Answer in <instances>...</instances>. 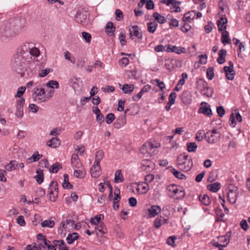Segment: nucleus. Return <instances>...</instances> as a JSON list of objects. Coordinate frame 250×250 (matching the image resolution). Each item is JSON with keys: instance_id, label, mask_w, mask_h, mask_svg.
<instances>
[{"instance_id": "f257e3e1", "label": "nucleus", "mask_w": 250, "mask_h": 250, "mask_svg": "<svg viewBox=\"0 0 250 250\" xmlns=\"http://www.w3.org/2000/svg\"><path fill=\"white\" fill-rule=\"evenodd\" d=\"M177 166L182 171H189L193 167L191 157L185 153L180 154L177 159Z\"/></svg>"}, {"instance_id": "f03ea898", "label": "nucleus", "mask_w": 250, "mask_h": 250, "mask_svg": "<svg viewBox=\"0 0 250 250\" xmlns=\"http://www.w3.org/2000/svg\"><path fill=\"white\" fill-rule=\"evenodd\" d=\"M54 94V90H50L46 94L44 89L40 86L35 87L33 89L32 97L33 100L38 103H42L47 101L51 98Z\"/></svg>"}, {"instance_id": "7ed1b4c3", "label": "nucleus", "mask_w": 250, "mask_h": 250, "mask_svg": "<svg viewBox=\"0 0 250 250\" xmlns=\"http://www.w3.org/2000/svg\"><path fill=\"white\" fill-rule=\"evenodd\" d=\"M231 232H228L225 235L219 236L217 237V241L212 240L211 244L218 249L219 250H223L229 243Z\"/></svg>"}, {"instance_id": "20e7f679", "label": "nucleus", "mask_w": 250, "mask_h": 250, "mask_svg": "<svg viewBox=\"0 0 250 250\" xmlns=\"http://www.w3.org/2000/svg\"><path fill=\"white\" fill-rule=\"evenodd\" d=\"M157 147L151 142H147L142 146L140 150L145 157H149L156 153Z\"/></svg>"}, {"instance_id": "39448f33", "label": "nucleus", "mask_w": 250, "mask_h": 250, "mask_svg": "<svg viewBox=\"0 0 250 250\" xmlns=\"http://www.w3.org/2000/svg\"><path fill=\"white\" fill-rule=\"evenodd\" d=\"M238 194V188L236 186L232 184H230L228 186L227 197L228 201L230 204L235 203Z\"/></svg>"}, {"instance_id": "423d86ee", "label": "nucleus", "mask_w": 250, "mask_h": 250, "mask_svg": "<svg viewBox=\"0 0 250 250\" xmlns=\"http://www.w3.org/2000/svg\"><path fill=\"white\" fill-rule=\"evenodd\" d=\"M10 23H14V25L13 26L12 31L11 29L8 28L5 29V32L6 33V35L9 36H13L15 34H18L19 32V31L21 30L24 26V24H22L20 25H18V24L20 23H24V21L21 19H16Z\"/></svg>"}, {"instance_id": "0eeeda50", "label": "nucleus", "mask_w": 250, "mask_h": 250, "mask_svg": "<svg viewBox=\"0 0 250 250\" xmlns=\"http://www.w3.org/2000/svg\"><path fill=\"white\" fill-rule=\"evenodd\" d=\"M49 198L52 202L56 201L58 195V185L56 181H52L51 183L49 188Z\"/></svg>"}, {"instance_id": "6e6552de", "label": "nucleus", "mask_w": 250, "mask_h": 250, "mask_svg": "<svg viewBox=\"0 0 250 250\" xmlns=\"http://www.w3.org/2000/svg\"><path fill=\"white\" fill-rule=\"evenodd\" d=\"M70 83L75 92L81 91L83 82L80 78L76 76L72 77L70 79Z\"/></svg>"}, {"instance_id": "1a4fd4ad", "label": "nucleus", "mask_w": 250, "mask_h": 250, "mask_svg": "<svg viewBox=\"0 0 250 250\" xmlns=\"http://www.w3.org/2000/svg\"><path fill=\"white\" fill-rule=\"evenodd\" d=\"M224 70L227 78L229 80H232L234 79L235 72L233 70V64L231 62H229V66H225Z\"/></svg>"}, {"instance_id": "9d476101", "label": "nucleus", "mask_w": 250, "mask_h": 250, "mask_svg": "<svg viewBox=\"0 0 250 250\" xmlns=\"http://www.w3.org/2000/svg\"><path fill=\"white\" fill-rule=\"evenodd\" d=\"M88 15L86 11L78 12L75 16V20L78 23L84 24L87 22Z\"/></svg>"}, {"instance_id": "9b49d317", "label": "nucleus", "mask_w": 250, "mask_h": 250, "mask_svg": "<svg viewBox=\"0 0 250 250\" xmlns=\"http://www.w3.org/2000/svg\"><path fill=\"white\" fill-rule=\"evenodd\" d=\"M199 112L204 114L208 117L212 115V110L209 105L206 103H202L199 110Z\"/></svg>"}, {"instance_id": "f8f14e48", "label": "nucleus", "mask_w": 250, "mask_h": 250, "mask_svg": "<svg viewBox=\"0 0 250 250\" xmlns=\"http://www.w3.org/2000/svg\"><path fill=\"white\" fill-rule=\"evenodd\" d=\"M90 174L92 177L97 178L101 174V168L100 164L94 163L90 168Z\"/></svg>"}, {"instance_id": "ddd939ff", "label": "nucleus", "mask_w": 250, "mask_h": 250, "mask_svg": "<svg viewBox=\"0 0 250 250\" xmlns=\"http://www.w3.org/2000/svg\"><path fill=\"white\" fill-rule=\"evenodd\" d=\"M129 35L130 38L133 36L138 39H141L142 38V33L139 31V27L137 25H134L131 27L129 29Z\"/></svg>"}, {"instance_id": "4468645a", "label": "nucleus", "mask_w": 250, "mask_h": 250, "mask_svg": "<svg viewBox=\"0 0 250 250\" xmlns=\"http://www.w3.org/2000/svg\"><path fill=\"white\" fill-rule=\"evenodd\" d=\"M185 48L183 47H177L171 45H168L166 51L167 52H175L178 54L185 52Z\"/></svg>"}, {"instance_id": "2eb2a0df", "label": "nucleus", "mask_w": 250, "mask_h": 250, "mask_svg": "<svg viewBox=\"0 0 250 250\" xmlns=\"http://www.w3.org/2000/svg\"><path fill=\"white\" fill-rule=\"evenodd\" d=\"M148 189V185L146 183H139L137 184L136 190L139 194L146 193Z\"/></svg>"}, {"instance_id": "dca6fc26", "label": "nucleus", "mask_w": 250, "mask_h": 250, "mask_svg": "<svg viewBox=\"0 0 250 250\" xmlns=\"http://www.w3.org/2000/svg\"><path fill=\"white\" fill-rule=\"evenodd\" d=\"M208 136L205 135V139H206V141L209 144H215L216 142H217L220 137L221 134H207Z\"/></svg>"}, {"instance_id": "f3484780", "label": "nucleus", "mask_w": 250, "mask_h": 250, "mask_svg": "<svg viewBox=\"0 0 250 250\" xmlns=\"http://www.w3.org/2000/svg\"><path fill=\"white\" fill-rule=\"evenodd\" d=\"M150 217H153L157 215L161 211V208L158 206H152L147 209Z\"/></svg>"}, {"instance_id": "a211bd4d", "label": "nucleus", "mask_w": 250, "mask_h": 250, "mask_svg": "<svg viewBox=\"0 0 250 250\" xmlns=\"http://www.w3.org/2000/svg\"><path fill=\"white\" fill-rule=\"evenodd\" d=\"M46 145L50 147L56 148L61 145V141L58 138H52L47 142Z\"/></svg>"}, {"instance_id": "6ab92c4d", "label": "nucleus", "mask_w": 250, "mask_h": 250, "mask_svg": "<svg viewBox=\"0 0 250 250\" xmlns=\"http://www.w3.org/2000/svg\"><path fill=\"white\" fill-rule=\"evenodd\" d=\"M73 175L78 178L82 179L85 177V170L84 167L80 168L74 169Z\"/></svg>"}, {"instance_id": "aec40b11", "label": "nucleus", "mask_w": 250, "mask_h": 250, "mask_svg": "<svg viewBox=\"0 0 250 250\" xmlns=\"http://www.w3.org/2000/svg\"><path fill=\"white\" fill-rule=\"evenodd\" d=\"M196 88L200 90L201 92L208 87L207 82L202 79H199L196 83Z\"/></svg>"}, {"instance_id": "412c9836", "label": "nucleus", "mask_w": 250, "mask_h": 250, "mask_svg": "<svg viewBox=\"0 0 250 250\" xmlns=\"http://www.w3.org/2000/svg\"><path fill=\"white\" fill-rule=\"evenodd\" d=\"M42 157V155L39 154L38 151L34 153V154L30 157L26 159L27 163H31L36 162L39 160Z\"/></svg>"}, {"instance_id": "4be33fe9", "label": "nucleus", "mask_w": 250, "mask_h": 250, "mask_svg": "<svg viewBox=\"0 0 250 250\" xmlns=\"http://www.w3.org/2000/svg\"><path fill=\"white\" fill-rule=\"evenodd\" d=\"M181 99L183 103L188 104L191 102V95L190 93L187 91L183 92L181 96Z\"/></svg>"}, {"instance_id": "5701e85b", "label": "nucleus", "mask_w": 250, "mask_h": 250, "mask_svg": "<svg viewBox=\"0 0 250 250\" xmlns=\"http://www.w3.org/2000/svg\"><path fill=\"white\" fill-rule=\"evenodd\" d=\"M228 21L226 18L222 17L220 18V20L218 21V26L219 30L220 31H223L226 29L227 28V23Z\"/></svg>"}, {"instance_id": "b1692460", "label": "nucleus", "mask_w": 250, "mask_h": 250, "mask_svg": "<svg viewBox=\"0 0 250 250\" xmlns=\"http://www.w3.org/2000/svg\"><path fill=\"white\" fill-rule=\"evenodd\" d=\"M115 29L116 28L112 22H107L105 26V31L108 34L111 36L114 35Z\"/></svg>"}, {"instance_id": "393cba45", "label": "nucleus", "mask_w": 250, "mask_h": 250, "mask_svg": "<svg viewBox=\"0 0 250 250\" xmlns=\"http://www.w3.org/2000/svg\"><path fill=\"white\" fill-rule=\"evenodd\" d=\"M227 54V51L225 49H221L219 52V57L217 59V62L219 64L223 63L225 61V57Z\"/></svg>"}, {"instance_id": "a878e982", "label": "nucleus", "mask_w": 250, "mask_h": 250, "mask_svg": "<svg viewBox=\"0 0 250 250\" xmlns=\"http://www.w3.org/2000/svg\"><path fill=\"white\" fill-rule=\"evenodd\" d=\"M64 180L62 183V186L64 188L71 189L73 188L72 185L69 182V177L66 174H65L63 176Z\"/></svg>"}, {"instance_id": "bb28decb", "label": "nucleus", "mask_w": 250, "mask_h": 250, "mask_svg": "<svg viewBox=\"0 0 250 250\" xmlns=\"http://www.w3.org/2000/svg\"><path fill=\"white\" fill-rule=\"evenodd\" d=\"M74 225V221L70 219L66 220L65 222H62L61 224V226L66 230L70 229Z\"/></svg>"}, {"instance_id": "cd10ccee", "label": "nucleus", "mask_w": 250, "mask_h": 250, "mask_svg": "<svg viewBox=\"0 0 250 250\" xmlns=\"http://www.w3.org/2000/svg\"><path fill=\"white\" fill-rule=\"evenodd\" d=\"M157 26L158 23L155 21L147 23V26L148 31L150 33H154L156 30Z\"/></svg>"}, {"instance_id": "c85d7f7f", "label": "nucleus", "mask_w": 250, "mask_h": 250, "mask_svg": "<svg viewBox=\"0 0 250 250\" xmlns=\"http://www.w3.org/2000/svg\"><path fill=\"white\" fill-rule=\"evenodd\" d=\"M104 157V152L102 150H98L95 154V160L94 163L100 164Z\"/></svg>"}, {"instance_id": "c756f323", "label": "nucleus", "mask_w": 250, "mask_h": 250, "mask_svg": "<svg viewBox=\"0 0 250 250\" xmlns=\"http://www.w3.org/2000/svg\"><path fill=\"white\" fill-rule=\"evenodd\" d=\"M36 173L37 175L35 176V179L39 184H41L43 182L44 178L43 171L39 168L37 170Z\"/></svg>"}, {"instance_id": "7c9ffc66", "label": "nucleus", "mask_w": 250, "mask_h": 250, "mask_svg": "<svg viewBox=\"0 0 250 250\" xmlns=\"http://www.w3.org/2000/svg\"><path fill=\"white\" fill-rule=\"evenodd\" d=\"M195 15L196 14L194 11L188 12L184 15L183 21H190L194 19Z\"/></svg>"}, {"instance_id": "2f4dec72", "label": "nucleus", "mask_w": 250, "mask_h": 250, "mask_svg": "<svg viewBox=\"0 0 250 250\" xmlns=\"http://www.w3.org/2000/svg\"><path fill=\"white\" fill-rule=\"evenodd\" d=\"M167 222V219L161 216L157 218L154 221V226L156 228H159L163 224Z\"/></svg>"}, {"instance_id": "473e14b6", "label": "nucleus", "mask_w": 250, "mask_h": 250, "mask_svg": "<svg viewBox=\"0 0 250 250\" xmlns=\"http://www.w3.org/2000/svg\"><path fill=\"white\" fill-rule=\"evenodd\" d=\"M134 88V84H125L122 87V90L125 94H130L133 91Z\"/></svg>"}, {"instance_id": "72a5a7b5", "label": "nucleus", "mask_w": 250, "mask_h": 250, "mask_svg": "<svg viewBox=\"0 0 250 250\" xmlns=\"http://www.w3.org/2000/svg\"><path fill=\"white\" fill-rule=\"evenodd\" d=\"M199 200L203 205L208 206L210 204L211 201L208 195L206 194L201 195L199 196Z\"/></svg>"}, {"instance_id": "f704fd0d", "label": "nucleus", "mask_w": 250, "mask_h": 250, "mask_svg": "<svg viewBox=\"0 0 250 250\" xmlns=\"http://www.w3.org/2000/svg\"><path fill=\"white\" fill-rule=\"evenodd\" d=\"M124 181V177L122 174L121 170L119 169L115 172L114 181L115 183L123 182Z\"/></svg>"}, {"instance_id": "c9c22d12", "label": "nucleus", "mask_w": 250, "mask_h": 250, "mask_svg": "<svg viewBox=\"0 0 250 250\" xmlns=\"http://www.w3.org/2000/svg\"><path fill=\"white\" fill-rule=\"evenodd\" d=\"M222 42L224 44L230 43V40L229 38V32L227 31H224L222 34Z\"/></svg>"}, {"instance_id": "e433bc0d", "label": "nucleus", "mask_w": 250, "mask_h": 250, "mask_svg": "<svg viewBox=\"0 0 250 250\" xmlns=\"http://www.w3.org/2000/svg\"><path fill=\"white\" fill-rule=\"evenodd\" d=\"M221 186L219 183H214L208 186V189L213 192H217L220 188Z\"/></svg>"}, {"instance_id": "4c0bfd02", "label": "nucleus", "mask_w": 250, "mask_h": 250, "mask_svg": "<svg viewBox=\"0 0 250 250\" xmlns=\"http://www.w3.org/2000/svg\"><path fill=\"white\" fill-rule=\"evenodd\" d=\"M18 166V163L16 161H11L9 164H8L5 168L7 171H12L15 170Z\"/></svg>"}, {"instance_id": "58836bf2", "label": "nucleus", "mask_w": 250, "mask_h": 250, "mask_svg": "<svg viewBox=\"0 0 250 250\" xmlns=\"http://www.w3.org/2000/svg\"><path fill=\"white\" fill-rule=\"evenodd\" d=\"M79 238V234L76 232L72 234H69L66 237L67 243L69 244H72L74 240H77Z\"/></svg>"}, {"instance_id": "ea45409f", "label": "nucleus", "mask_w": 250, "mask_h": 250, "mask_svg": "<svg viewBox=\"0 0 250 250\" xmlns=\"http://www.w3.org/2000/svg\"><path fill=\"white\" fill-rule=\"evenodd\" d=\"M153 18L157 21L159 23L163 24L166 21V18L160 15L157 12H155L153 14Z\"/></svg>"}, {"instance_id": "a19ab883", "label": "nucleus", "mask_w": 250, "mask_h": 250, "mask_svg": "<svg viewBox=\"0 0 250 250\" xmlns=\"http://www.w3.org/2000/svg\"><path fill=\"white\" fill-rule=\"evenodd\" d=\"M171 172L178 179L182 180L186 178V176L184 174L175 168H172L171 170Z\"/></svg>"}, {"instance_id": "79ce46f5", "label": "nucleus", "mask_w": 250, "mask_h": 250, "mask_svg": "<svg viewBox=\"0 0 250 250\" xmlns=\"http://www.w3.org/2000/svg\"><path fill=\"white\" fill-rule=\"evenodd\" d=\"M178 188L174 185H170L167 187V190L171 197H174L177 195Z\"/></svg>"}, {"instance_id": "37998d69", "label": "nucleus", "mask_w": 250, "mask_h": 250, "mask_svg": "<svg viewBox=\"0 0 250 250\" xmlns=\"http://www.w3.org/2000/svg\"><path fill=\"white\" fill-rule=\"evenodd\" d=\"M42 227L53 228L55 225V222L53 220H45L41 223Z\"/></svg>"}, {"instance_id": "c03bdc74", "label": "nucleus", "mask_w": 250, "mask_h": 250, "mask_svg": "<svg viewBox=\"0 0 250 250\" xmlns=\"http://www.w3.org/2000/svg\"><path fill=\"white\" fill-rule=\"evenodd\" d=\"M104 218V216L102 214L97 215L94 218L91 219L90 222L93 225H99L101 222L102 218Z\"/></svg>"}, {"instance_id": "a18cd8bd", "label": "nucleus", "mask_w": 250, "mask_h": 250, "mask_svg": "<svg viewBox=\"0 0 250 250\" xmlns=\"http://www.w3.org/2000/svg\"><path fill=\"white\" fill-rule=\"evenodd\" d=\"M42 248H44L42 243L39 244L38 246L36 244L29 245L26 246V250H42Z\"/></svg>"}, {"instance_id": "49530a36", "label": "nucleus", "mask_w": 250, "mask_h": 250, "mask_svg": "<svg viewBox=\"0 0 250 250\" xmlns=\"http://www.w3.org/2000/svg\"><path fill=\"white\" fill-rule=\"evenodd\" d=\"M201 93L202 95L206 96L208 97H211L213 93V90L211 87L208 86L204 89V90L201 92Z\"/></svg>"}, {"instance_id": "de8ad7c7", "label": "nucleus", "mask_w": 250, "mask_h": 250, "mask_svg": "<svg viewBox=\"0 0 250 250\" xmlns=\"http://www.w3.org/2000/svg\"><path fill=\"white\" fill-rule=\"evenodd\" d=\"M61 168H62L61 165L58 163H56L51 166L49 170L51 173H57Z\"/></svg>"}, {"instance_id": "09e8293b", "label": "nucleus", "mask_w": 250, "mask_h": 250, "mask_svg": "<svg viewBox=\"0 0 250 250\" xmlns=\"http://www.w3.org/2000/svg\"><path fill=\"white\" fill-rule=\"evenodd\" d=\"M197 147L195 143H188L187 144V150L188 152H195Z\"/></svg>"}, {"instance_id": "8fccbe9b", "label": "nucleus", "mask_w": 250, "mask_h": 250, "mask_svg": "<svg viewBox=\"0 0 250 250\" xmlns=\"http://www.w3.org/2000/svg\"><path fill=\"white\" fill-rule=\"evenodd\" d=\"M46 86L51 88H54V87L56 88H58L59 87V84L58 82L56 81L53 80L49 81L46 83Z\"/></svg>"}, {"instance_id": "3c124183", "label": "nucleus", "mask_w": 250, "mask_h": 250, "mask_svg": "<svg viewBox=\"0 0 250 250\" xmlns=\"http://www.w3.org/2000/svg\"><path fill=\"white\" fill-rule=\"evenodd\" d=\"M214 76L213 67H208L207 70V77L208 80H212Z\"/></svg>"}, {"instance_id": "603ef678", "label": "nucleus", "mask_w": 250, "mask_h": 250, "mask_svg": "<svg viewBox=\"0 0 250 250\" xmlns=\"http://www.w3.org/2000/svg\"><path fill=\"white\" fill-rule=\"evenodd\" d=\"M176 239V237L175 236H169L167 240V244L172 247H175L176 246V244H175V241Z\"/></svg>"}, {"instance_id": "864d4df0", "label": "nucleus", "mask_w": 250, "mask_h": 250, "mask_svg": "<svg viewBox=\"0 0 250 250\" xmlns=\"http://www.w3.org/2000/svg\"><path fill=\"white\" fill-rule=\"evenodd\" d=\"M95 229L101 234H104L106 232V229L104 228V225L103 223H100L99 225H97Z\"/></svg>"}, {"instance_id": "5fc2aeb1", "label": "nucleus", "mask_w": 250, "mask_h": 250, "mask_svg": "<svg viewBox=\"0 0 250 250\" xmlns=\"http://www.w3.org/2000/svg\"><path fill=\"white\" fill-rule=\"evenodd\" d=\"M33 43L29 42L25 43L22 46V50L23 52H29L32 47L33 46Z\"/></svg>"}, {"instance_id": "6e6d98bb", "label": "nucleus", "mask_w": 250, "mask_h": 250, "mask_svg": "<svg viewBox=\"0 0 250 250\" xmlns=\"http://www.w3.org/2000/svg\"><path fill=\"white\" fill-rule=\"evenodd\" d=\"M205 135H206L205 134L204 131L200 130L197 132L195 138L198 141H201L203 139L204 136L205 137Z\"/></svg>"}, {"instance_id": "4d7b16f0", "label": "nucleus", "mask_w": 250, "mask_h": 250, "mask_svg": "<svg viewBox=\"0 0 250 250\" xmlns=\"http://www.w3.org/2000/svg\"><path fill=\"white\" fill-rule=\"evenodd\" d=\"M115 119V116L113 113H109L105 117V121L107 124H110Z\"/></svg>"}, {"instance_id": "13d9d810", "label": "nucleus", "mask_w": 250, "mask_h": 250, "mask_svg": "<svg viewBox=\"0 0 250 250\" xmlns=\"http://www.w3.org/2000/svg\"><path fill=\"white\" fill-rule=\"evenodd\" d=\"M64 57L65 59L69 61H70L72 63H74L75 62V59L74 57H71V54L69 51H66L64 53Z\"/></svg>"}, {"instance_id": "bf43d9fd", "label": "nucleus", "mask_w": 250, "mask_h": 250, "mask_svg": "<svg viewBox=\"0 0 250 250\" xmlns=\"http://www.w3.org/2000/svg\"><path fill=\"white\" fill-rule=\"evenodd\" d=\"M82 35L85 42L87 43H89L91 42V36L90 34L86 32H83Z\"/></svg>"}, {"instance_id": "052dcab7", "label": "nucleus", "mask_w": 250, "mask_h": 250, "mask_svg": "<svg viewBox=\"0 0 250 250\" xmlns=\"http://www.w3.org/2000/svg\"><path fill=\"white\" fill-rule=\"evenodd\" d=\"M29 52L32 56L36 57L39 56L40 53L39 49L34 47V46L32 47V48Z\"/></svg>"}, {"instance_id": "680f3d73", "label": "nucleus", "mask_w": 250, "mask_h": 250, "mask_svg": "<svg viewBox=\"0 0 250 250\" xmlns=\"http://www.w3.org/2000/svg\"><path fill=\"white\" fill-rule=\"evenodd\" d=\"M141 165L144 167H152L153 163L150 160L145 159L142 161Z\"/></svg>"}, {"instance_id": "e2e57ef3", "label": "nucleus", "mask_w": 250, "mask_h": 250, "mask_svg": "<svg viewBox=\"0 0 250 250\" xmlns=\"http://www.w3.org/2000/svg\"><path fill=\"white\" fill-rule=\"evenodd\" d=\"M72 167L74 169L82 168L83 167V164L80 161L71 162Z\"/></svg>"}, {"instance_id": "0e129e2a", "label": "nucleus", "mask_w": 250, "mask_h": 250, "mask_svg": "<svg viewBox=\"0 0 250 250\" xmlns=\"http://www.w3.org/2000/svg\"><path fill=\"white\" fill-rule=\"evenodd\" d=\"M25 100L23 98H19V99L17 101L16 108H23Z\"/></svg>"}, {"instance_id": "69168bd1", "label": "nucleus", "mask_w": 250, "mask_h": 250, "mask_svg": "<svg viewBox=\"0 0 250 250\" xmlns=\"http://www.w3.org/2000/svg\"><path fill=\"white\" fill-rule=\"evenodd\" d=\"M154 82L157 83V85L159 86L161 91H163L165 89L166 86L163 82L160 81L159 79H155Z\"/></svg>"}, {"instance_id": "338daca9", "label": "nucleus", "mask_w": 250, "mask_h": 250, "mask_svg": "<svg viewBox=\"0 0 250 250\" xmlns=\"http://www.w3.org/2000/svg\"><path fill=\"white\" fill-rule=\"evenodd\" d=\"M25 89H26L25 87H23V86H21V87H20V88H19V89L17 91V93L15 95V97L16 98H17V97L21 98V97L23 95V94L24 93Z\"/></svg>"}, {"instance_id": "774afa93", "label": "nucleus", "mask_w": 250, "mask_h": 250, "mask_svg": "<svg viewBox=\"0 0 250 250\" xmlns=\"http://www.w3.org/2000/svg\"><path fill=\"white\" fill-rule=\"evenodd\" d=\"M116 19L117 21H120L123 19V13L120 9H117L115 11Z\"/></svg>"}]
</instances>
